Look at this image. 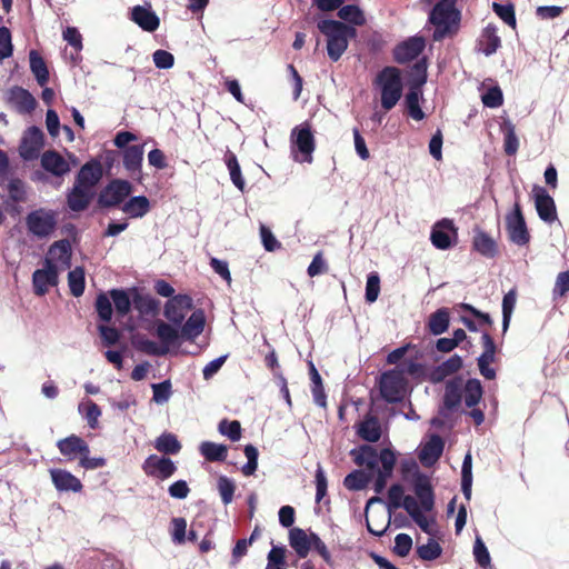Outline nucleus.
<instances>
[{
    "label": "nucleus",
    "mask_w": 569,
    "mask_h": 569,
    "mask_svg": "<svg viewBox=\"0 0 569 569\" xmlns=\"http://www.w3.org/2000/svg\"><path fill=\"white\" fill-rule=\"evenodd\" d=\"M317 28L327 38V53L333 62L342 57L348 49L349 40L357 36L356 28L332 19L318 21Z\"/></svg>",
    "instance_id": "obj_1"
},
{
    "label": "nucleus",
    "mask_w": 569,
    "mask_h": 569,
    "mask_svg": "<svg viewBox=\"0 0 569 569\" xmlns=\"http://www.w3.org/2000/svg\"><path fill=\"white\" fill-rule=\"evenodd\" d=\"M373 84L380 91L381 107L386 111L395 108L403 90L400 70L396 67H385L376 76Z\"/></svg>",
    "instance_id": "obj_2"
},
{
    "label": "nucleus",
    "mask_w": 569,
    "mask_h": 569,
    "mask_svg": "<svg viewBox=\"0 0 569 569\" xmlns=\"http://www.w3.org/2000/svg\"><path fill=\"white\" fill-rule=\"evenodd\" d=\"M289 545L299 558H306L310 550L315 549L326 563H332L331 555L326 543L312 531L308 533L301 528H291L289 531Z\"/></svg>",
    "instance_id": "obj_3"
},
{
    "label": "nucleus",
    "mask_w": 569,
    "mask_h": 569,
    "mask_svg": "<svg viewBox=\"0 0 569 569\" xmlns=\"http://www.w3.org/2000/svg\"><path fill=\"white\" fill-rule=\"evenodd\" d=\"M459 12L453 0H441L430 12L429 20L435 26L433 39L441 40L453 33L459 24Z\"/></svg>",
    "instance_id": "obj_4"
},
{
    "label": "nucleus",
    "mask_w": 569,
    "mask_h": 569,
    "mask_svg": "<svg viewBox=\"0 0 569 569\" xmlns=\"http://www.w3.org/2000/svg\"><path fill=\"white\" fill-rule=\"evenodd\" d=\"M28 232L38 239L51 237L58 226V212L52 209L39 208L26 217Z\"/></svg>",
    "instance_id": "obj_5"
},
{
    "label": "nucleus",
    "mask_w": 569,
    "mask_h": 569,
    "mask_svg": "<svg viewBox=\"0 0 569 569\" xmlns=\"http://www.w3.org/2000/svg\"><path fill=\"white\" fill-rule=\"evenodd\" d=\"M290 140L293 159L298 162L310 163L316 149V140L310 123L306 121L296 126L291 131Z\"/></svg>",
    "instance_id": "obj_6"
},
{
    "label": "nucleus",
    "mask_w": 569,
    "mask_h": 569,
    "mask_svg": "<svg viewBox=\"0 0 569 569\" xmlns=\"http://www.w3.org/2000/svg\"><path fill=\"white\" fill-rule=\"evenodd\" d=\"M506 229L512 243L523 247L530 242L531 237L519 201H516L513 209L506 214Z\"/></svg>",
    "instance_id": "obj_7"
},
{
    "label": "nucleus",
    "mask_w": 569,
    "mask_h": 569,
    "mask_svg": "<svg viewBox=\"0 0 569 569\" xmlns=\"http://www.w3.org/2000/svg\"><path fill=\"white\" fill-rule=\"evenodd\" d=\"M132 184L128 180L113 179L101 191L99 203L106 208L118 207L131 194Z\"/></svg>",
    "instance_id": "obj_8"
},
{
    "label": "nucleus",
    "mask_w": 569,
    "mask_h": 569,
    "mask_svg": "<svg viewBox=\"0 0 569 569\" xmlns=\"http://www.w3.org/2000/svg\"><path fill=\"white\" fill-rule=\"evenodd\" d=\"M405 378L402 372L390 370L383 372L380 378V393L387 402L400 401L405 393Z\"/></svg>",
    "instance_id": "obj_9"
},
{
    "label": "nucleus",
    "mask_w": 569,
    "mask_h": 569,
    "mask_svg": "<svg viewBox=\"0 0 569 569\" xmlns=\"http://www.w3.org/2000/svg\"><path fill=\"white\" fill-rule=\"evenodd\" d=\"M192 307V298L189 295L179 293L164 303L163 316L174 326H181Z\"/></svg>",
    "instance_id": "obj_10"
},
{
    "label": "nucleus",
    "mask_w": 569,
    "mask_h": 569,
    "mask_svg": "<svg viewBox=\"0 0 569 569\" xmlns=\"http://www.w3.org/2000/svg\"><path fill=\"white\" fill-rule=\"evenodd\" d=\"M458 231L452 220L442 219L438 221L431 229L430 240L435 248L447 250L456 244Z\"/></svg>",
    "instance_id": "obj_11"
},
{
    "label": "nucleus",
    "mask_w": 569,
    "mask_h": 569,
    "mask_svg": "<svg viewBox=\"0 0 569 569\" xmlns=\"http://www.w3.org/2000/svg\"><path fill=\"white\" fill-rule=\"evenodd\" d=\"M44 144V134L42 130L32 126L28 128L19 146V153L23 160L31 161L39 157Z\"/></svg>",
    "instance_id": "obj_12"
},
{
    "label": "nucleus",
    "mask_w": 569,
    "mask_h": 569,
    "mask_svg": "<svg viewBox=\"0 0 569 569\" xmlns=\"http://www.w3.org/2000/svg\"><path fill=\"white\" fill-rule=\"evenodd\" d=\"M142 470L148 477L166 480L174 475L177 467L170 458L150 455L143 461Z\"/></svg>",
    "instance_id": "obj_13"
},
{
    "label": "nucleus",
    "mask_w": 569,
    "mask_h": 569,
    "mask_svg": "<svg viewBox=\"0 0 569 569\" xmlns=\"http://www.w3.org/2000/svg\"><path fill=\"white\" fill-rule=\"evenodd\" d=\"M103 176L100 161L93 159L86 162L78 171L74 183L96 193V187Z\"/></svg>",
    "instance_id": "obj_14"
},
{
    "label": "nucleus",
    "mask_w": 569,
    "mask_h": 569,
    "mask_svg": "<svg viewBox=\"0 0 569 569\" xmlns=\"http://www.w3.org/2000/svg\"><path fill=\"white\" fill-rule=\"evenodd\" d=\"M535 206L539 218L551 224L557 220V209L552 197L540 186L533 187Z\"/></svg>",
    "instance_id": "obj_15"
},
{
    "label": "nucleus",
    "mask_w": 569,
    "mask_h": 569,
    "mask_svg": "<svg viewBox=\"0 0 569 569\" xmlns=\"http://www.w3.org/2000/svg\"><path fill=\"white\" fill-rule=\"evenodd\" d=\"M72 249L68 239L54 241L48 250L44 266L70 268Z\"/></svg>",
    "instance_id": "obj_16"
},
{
    "label": "nucleus",
    "mask_w": 569,
    "mask_h": 569,
    "mask_svg": "<svg viewBox=\"0 0 569 569\" xmlns=\"http://www.w3.org/2000/svg\"><path fill=\"white\" fill-rule=\"evenodd\" d=\"M426 47L425 39L422 37H410L409 39L400 42L393 49V59L398 63H407L416 58L423 51Z\"/></svg>",
    "instance_id": "obj_17"
},
{
    "label": "nucleus",
    "mask_w": 569,
    "mask_h": 569,
    "mask_svg": "<svg viewBox=\"0 0 569 569\" xmlns=\"http://www.w3.org/2000/svg\"><path fill=\"white\" fill-rule=\"evenodd\" d=\"M8 100L20 114H31L38 104L36 98L22 87H13Z\"/></svg>",
    "instance_id": "obj_18"
},
{
    "label": "nucleus",
    "mask_w": 569,
    "mask_h": 569,
    "mask_svg": "<svg viewBox=\"0 0 569 569\" xmlns=\"http://www.w3.org/2000/svg\"><path fill=\"white\" fill-rule=\"evenodd\" d=\"M143 161V146L133 144L122 151V162L124 169L132 178L141 179Z\"/></svg>",
    "instance_id": "obj_19"
},
{
    "label": "nucleus",
    "mask_w": 569,
    "mask_h": 569,
    "mask_svg": "<svg viewBox=\"0 0 569 569\" xmlns=\"http://www.w3.org/2000/svg\"><path fill=\"white\" fill-rule=\"evenodd\" d=\"M58 283V270L56 267L44 266L32 274L33 291L37 296H44L50 287Z\"/></svg>",
    "instance_id": "obj_20"
},
{
    "label": "nucleus",
    "mask_w": 569,
    "mask_h": 569,
    "mask_svg": "<svg viewBox=\"0 0 569 569\" xmlns=\"http://www.w3.org/2000/svg\"><path fill=\"white\" fill-rule=\"evenodd\" d=\"M41 167L54 177H63L70 171L69 162L56 150H48L41 156Z\"/></svg>",
    "instance_id": "obj_21"
},
{
    "label": "nucleus",
    "mask_w": 569,
    "mask_h": 569,
    "mask_svg": "<svg viewBox=\"0 0 569 569\" xmlns=\"http://www.w3.org/2000/svg\"><path fill=\"white\" fill-rule=\"evenodd\" d=\"M413 491L419 500L422 511L429 512L435 506V493L430 480L426 476H419L413 483Z\"/></svg>",
    "instance_id": "obj_22"
},
{
    "label": "nucleus",
    "mask_w": 569,
    "mask_h": 569,
    "mask_svg": "<svg viewBox=\"0 0 569 569\" xmlns=\"http://www.w3.org/2000/svg\"><path fill=\"white\" fill-rule=\"evenodd\" d=\"M57 447L62 456L68 460H73L78 456L81 458L86 452H90L88 443L79 436L71 435L57 442Z\"/></svg>",
    "instance_id": "obj_23"
},
{
    "label": "nucleus",
    "mask_w": 569,
    "mask_h": 569,
    "mask_svg": "<svg viewBox=\"0 0 569 569\" xmlns=\"http://www.w3.org/2000/svg\"><path fill=\"white\" fill-rule=\"evenodd\" d=\"M93 197L94 192L73 183L67 192V206L73 212H82L90 206Z\"/></svg>",
    "instance_id": "obj_24"
},
{
    "label": "nucleus",
    "mask_w": 569,
    "mask_h": 569,
    "mask_svg": "<svg viewBox=\"0 0 569 569\" xmlns=\"http://www.w3.org/2000/svg\"><path fill=\"white\" fill-rule=\"evenodd\" d=\"M445 442L438 435H432L430 439L422 446L419 459L426 467L436 463L443 452Z\"/></svg>",
    "instance_id": "obj_25"
},
{
    "label": "nucleus",
    "mask_w": 569,
    "mask_h": 569,
    "mask_svg": "<svg viewBox=\"0 0 569 569\" xmlns=\"http://www.w3.org/2000/svg\"><path fill=\"white\" fill-rule=\"evenodd\" d=\"M206 323L204 312L201 309L194 310L189 318L181 325L180 332L184 340L192 341L198 338Z\"/></svg>",
    "instance_id": "obj_26"
},
{
    "label": "nucleus",
    "mask_w": 569,
    "mask_h": 569,
    "mask_svg": "<svg viewBox=\"0 0 569 569\" xmlns=\"http://www.w3.org/2000/svg\"><path fill=\"white\" fill-rule=\"evenodd\" d=\"M51 480L59 491L80 492L83 488L81 481L71 472L63 469H51Z\"/></svg>",
    "instance_id": "obj_27"
},
{
    "label": "nucleus",
    "mask_w": 569,
    "mask_h": 569,
    "mask_svg": "<svg viewBox=\"0 0 569 569\" xmlns=\"http://www.w3.org/2000/svg\"><path fill=\"white\" fill-rule=\"evenodd\" d=\"M131 20L136 22L142 30L153 32L159 28V18L150 9L143 6H136L131 10Z\"/></svg>",
    "instance_id": "obj_28"
},
{
    "label": "nucleus",
    "mask_w": 569,
    "mask_h": 569,
    "mask_svg": "<svg viewBox=\"0 0 569 569\" xmlns=\"http://www.w3.org/2000/svg\"><path fill=\"white\" fill-rule=\"evenodd\" d=\"M498 29L495 24L489 23L482 30L478 39V50L486 56L493 54L501 46L500 37L497 33Z\"/></svg>",
    "instance_id": "obj_29"
},
{
    "label": "nucleus",
    "mask_w": 569,
    "mask_h": 569,
    "mask_svg": "<svg viewBox=\"0 0 569 569\" xmlns=\"http://www.w3.org/2000/svg\"><path fill=\"white\" fill-rule=\"evenodd\" d=\"M462 385L460 379H452L446 382L443 395V407L449 411H455L461 403Z\"/></svg>",
    "instance_id": "obj_30"
},
{
    "label": "nucleus",
    "mask_w": 569,
    "mask_h": 569,
    "mask_svg": "<svg viewBox=\"0 0 569 569\" xmlns=\"http://www.w3.org/2000/svg\"><path fill=\"white\" fill-rule=\"evenodd\" d=\"M357 435L368 442H377L381 437V427L378 419L373 416L366 417L359 423Z\"/></svg>",
    "instance_id": "obj_31"
},
{
    "label": "nucleus",
    "mask_w": 569,
    "mask_h": 569,
    "mask_svg": "<svg viewBox=\"0 0 569 569\" xmlns=\"http://www.w3.org/2000/svg\"><path fill=\"white\" fill-rule=\"evenodd\" d=\"M121 210L129 218H142L150 210V201L146 196H136L126 201Z\"/></svg>",
    "instance_id": "obj_32"
},
{
    "label": "nucleus",
    "mask_w": 569,
    "mask_h": 569,
    "mask_svg": "<svg viewBox=\"0 0 569 569\" xmlns=\"http://www.w3.org/2000/svg\"><path fill=\"white\" fill-rule=\"evenodd\" d=\"M421 100L422 92L418 88H411L406 94L405 104L407 114L416 121H421L426 118V114L420 107Z\"/></svg>",
    "instance_id": "obj_33"
},
{
    "label": "nucleus",
    "mask_w": 569,
    "mask_h": 569,
    "mask_svg": "<svg viewBox=\"0 0 569 569\" xmlns=\"http://www.w3.org/2000/svg\"><path fill=\"white\" fill-rule=\"evenodd\" d=\"M472 247L477 252L487 258H493L498 251L497 242L485 231L476 232Z\"/></svg>",
    "instance_id": "obj_34"
},
{
    "label": "nucleus",
    "mask_w": 569,
    "mask_h": 569,
    "mask_svg": "<svg viewBox=\"0 0 569 569\" xmlns=\"http://www.w3.org/2000/svg\"><path fill=\"white\" fill-rule=\"evenodd\" d=\"M201 456L210 462H223L228 456V448L224 445L212 441H203L199 446Z\"/></svg>",
    "instance_id": "obj_35"
},
{
    "label": "nucleus",
    "mask_w": 569,
    "mask_h": 569,
    "mask_svg": "<svg viewBox=\"0 0 569 569\" xmlns=\"http://www.w3.org/2000/svg\"><path fill=\"white\" fill-rule=\"evenodd\" d=\"M449 323V310L447 308H440L429 316L427 326L430 333L439 336L448 330Z\"/></svg>",
    "instance_id": "obj_36"
},
{
    "label": "nucleus",
    "mask_w": 569,
    "mask_h": 569,
    "mask_svg": "<svg viewBox=\"0 0 569 569\" xmlns=\"http://www.w3.org/2000/svg\"><path fill=\"white\" fill-rule=\"evenodd\" d=\"M482 395L483 388L480 380L471 378L466 381L462 388V398L468 408L476 407L480 402Z\"/></svg>",
    "instance_id": "obj_37"
},
{
    "label": "nucleus",
    "mask_w": 569,
    "mask_h": 569,
    "mask_svg": "<svg viewBox=\"0 0 569 569\" xmlns=\"http://www.w3.org/2000/svg\"><path fill=\"white\" fill-rule=\"evenodd\" d=\"M223 160L228 168L231 182L237 189L243 191L246 181L244 178L242 177L241 168L238 162L237 156L228 149L223 156Z\"/></svg>",
    "instance_id": "obj_38"
},
{
    "label": "nucleus",
    "mask_w": 569,
    "mask_h": 569,
    "mask_svg": "<svg viewBox=\"0 0 569 569\" xmlns=\"http://www.w3.org/2000/svg\"><path fill=\"white\" fill-rule=\"evenodd\" d=\"M29 61L30 69L39 86H46L49 81V70L43 58L36 50H31L29 53Z\"/></svg>",
    "instance_id": "obj_39"
},
{
    "label": "nucleus",
    "mask_w": 569,
    "mask_h": 569,
    "mask_svg": "<svg viewBox=\"0 0 569 569\" xmlns=\"http://www.w3.org/2000/svg\"><path fill=\"white\" fill-rule=\"evenodd\" d=\"M403 508L413 519V521L421 528V530L429 532V523L425 516L426 511H422L419 508L418 501L415 497L407 495V497L403 499Z\"/></svg>",
    "instance_id": "obj_40"
},
{
    "label": "nucleus",
    "mask_w": 569,
    "mask_h": 569,
    "mask_svg": "<svg viewBox=\"0 0 569 569\" xmlns=\"http://www.w3.org/2000/svg\"><path fill=\"white\" fill-rule=\"evenodd\" d=\"M338 17L349 23L351 27H362L366 23V17L362 12V10L355 4H347V6H340L338 8Z\"/></svg>",
    "instance_id": "obj_41"
},
{
    "label": "nucleus",
    "mask_w": 569,
    "mask_h": 569,
    "mask_svg": "<svg viewBox=\"0 0 569 569\" xmlns=\"http://www.w3.org/2000/svg\"><path fill=\"white\" fill-rule=\"evenodd\" d=\"M154 448L164 455H177L181 450V443L176 435L163 432L156 439Z\"/></svg>",
    "instance_id": "obj_42"
},
{
    "label": "nucleus",
    "mask_w": 569,
    "mask_h": 569,
    "mask_svg": "<svg viewBox=\"0 0 569 569\" xmlns=\"http://www.w3.org/2000/svg\"><path fill=\"white\" fill-rule=\"evenodd\" d=\"M156 336L160 340L161 346L169 349L170 346L174 345L178 341L179 337L181 336V332L178 328L164 321H160L158 322L156 328Z\"/></svg>",
    "instance_id": "obj_43"
},
{
    "label": "nucleus",
    "mask_w": 569,
    "mask_h": 569,
    "mask_svg": "<svg viewBox=\"0 0 569 569\" xmlns=\"http://www.w3.org/2000/svg\"><path fill=\"white\" fill-rule=\"evenodd\" d=\"M68 286L73 297L78 298L83 295L86 289V276L82 267H76L69 271Z\"/></svg>",
    "instance_id": "obj_44"
},
{
    "label": "nucleus",
    "mask_w": 569,
    "mask_h": 569,
    "mask_svg": "<svg viewBox=\"0 0 569 569\" xmlns=\"http://www.w3.org/2000/svg\"><path fill=\"white\" fill-rule=\"evenodd\" d=\"M310 378H311V392L313 397L315 403H317L319 407H326L327 405V396L322 386V380L315 368V366L310 365Z\"/></svg>",
    "instance_id": "obj_45"
},
{
    "label": "nucleus",
    "mask_w": 569,
    "mask_h": 569,
    "mask_svg": "<svg viewBox=\"0 0 569 569\" xmlns=\"http://www.w3.org/2000/svg\"><path fill=\"white\" fill-rule=\"evenodd\" d=\"M63 39L73 48L74 53H71L73 63L81 61L80 52L82 50V36L76 27H68L63 31Z\"/></svg>",
    "instance_id": "obj_46"
},
{
    "label": "nucleus",
    "mask_w": 569,
    "mask_h": 569,
    "mask_svg": "<svg viewBox=\"0 0 569 569\" xmlns=\"http://www.w3.org/2000/svg\"><path fill=\"white\" fill-rule=\"evenodd\" d=\"M109 296L114 305L119 316L124 317L130 312L131 300L128 292L123 289H111Z\"/></svg>",
    "instance_id": "obj_47"
},
{
    "label": "nucleus",
    "mask_w": 569,
    "mask_h": 569,
    "mask_svg": "<svg viewBox=\"0 0 569 569\" xmlns=\"http://www.w3.org/2000/svg\"><path fill=\"white\" fill-rule=\"evenodd\" d=\"M355 462L358 466H366L369 469H375L378 465L377 450L368 445L361 446L358 453L355 456Z\"/></svg>",
    "instance_id": "obj_48"
},
{
    "label": "nucleus",
    "mask_w": 569,
    "mask_h": 569,
    "mask_svg": "<svg viewBox=\"0 0 569 569\" xmlns=\"http://www.w3.org/2000/svg\"><path fill=\"white\" fill-rule=\"evenodd\" d=\"M94 307H96L98 318L102 322L108 323L111 321L113 310H112V303H111V298H110L109 293L108 295L103 293V292L99 293L96 298Z\"/></svg>",
    "instance_id": "obj_49"
},
{
    "label": "nucleus",
    "mask_w": 569,
    "mask_h": 569,
    "mask_svg": "<svg viewBox=\"0 0 569 569\" xmlns=\"http://www.w3.org/2000/svg\"><path fill=\"white\" fill-rule=\"evenodd\" d=\"M442 553V548L435 539H429L427 543L417 547V555L421 560L432 561L439 558Z\"/></svg>",
    "instance_id": "obj_50"
},
{
    "label": "nucleus",
    "mask_w": 569,
    "mask_h": 569,
    "mask_svg": "<svg viewBox=\"0 0 569 569\" xmlns=\"http://www.w3.org/2000/svg\"><path fill=\"white\" fill-rule=\"evenodd\" d=\"M286 552L284 546H273L267 556L266 569H286Z\"/></svg>",
    "instance_id": "obj_51"
},
{
    "label": "nucleus",
    "mask_w": 569,
    "mask_h": 569,
    "mask_svg": "<svg viewBox=\"0 0 569 569\" xmlns=\"http://www.w3.org/2000/svg\"><path fill=\"white\" fill-rule=\"evenodd\" d=\"M516 301H517V292L513 289L503 296V299H502V329H503V331H507V329L509 327V323L511 320V315H512L515 306H516Z\"/></svg>",
    "instance_id": "obj_52"
},
{
    "label": "nucleus",
    "mask_w": 569,
    "mask_h": 569,
    "mask_svg": "<svg viewBox=\"0 0 569 569\" xmlns=\"http://www.w3.org/2000/svg\"><path fill=\"white\" fill-rule=\"evenodd\" d=\"M483 351L478 358V362L492 363L496 359L497 347L493 338L488 332H483L481 336Z\"/></svg>",
    "instance_id": "obj_53"
},
{
    "label": "nucleus",
    "mask_w": 569,
    "mask_h": 569,
    "mask_svg": "<svg viewBox=\"0 0 569 569\" xmlns=\"http://www.w3.org/2000/svg\"><path fill=\"white\" fill-rule=\"evenodd\" d=\"M369 482L368 476L361 470H355L346 476L343 485L349 490H362Z\"/></svg>",
    "instance_id": "obj_54"
},
{
    "label": "nucleus",
    "mask_w": 569,
    "mask_h": 569,
    "mask_svg": "<svg viewBox=\"0 0 569 569\" xmlns=\"http://www.w3.org/2000/svg\"><path fill=\"white\" fill-rule=\"evenodd\" d=\"M218 429L222 436L228 437L231 441H238L241 438V426L238 420L223 419L219 422Z\"/></svg>",
    "instance_id": "obj_55"
},
{
    "label": "nucleus",
    "mask_w": 569,
    "mask_h": 569,
    "mask_svg": "<svg viewBox=\"0 0 569 569\" xmlns=\"http://www.w3.org/2000/svg\"><path fill=\"white\" fill-rule=\"evenodd\" d=\"M98 331L104 347L117 345L121 337L120 331L117 328L109 327L104 322L98 326Z\"/></svg>",
    "instance_id": "obj_56"
},
{
    "label": "nucleus",
    "mask_w": 569,
    "mask_h": 569,
    "mask_svg": "<svg viewBox=\"0 0 569 569\" xmlns=\"http://www.w3.org/2000/svg\"><path fill=\"white\" fill-rule=\"evenodd\" d=\"M380 292V277L378 272L372 271L367 277L366 283V301L368 303H373L379 296Z\"/></svg>",
    "instance_id": "obj_57"
},
{
    "label": "nucleus",
    "mask_w": 569,
    "mask_h": 569,
    "mask_svg": "<svg viewBox=\"0 0 569 569\" xmlns=\"http://www.w3.org/2000/svg\"><path fill=\"white\" fill-rule=\"evenodd\" d=\"M315 482H316V502H321L328 492V480L326 472L320 463H318L316 473H315Z\"/></svg>",
    "instance_id": "obj_58"
},
{
    "label": "nucleus",
    "mask_w": 569,
    "mask_h": 569,
    "mask_svg": "<svg viewBox=\"0 0 569 569\" xmlns=\"http://www.w3.org/2000/svg\"><path fill=\"white\" fill-rule=\"evenodd\" d=\"M79 411L91 428L97 427L101 410L96 402L89 401L86 405H80Z\"/></svg>",
    "instance_id": "obj_59"
},
{
    "label": "nucleus",
    "mask_w": 569,
    "mask_h": 569,
    "mask_svg": "<svg viewBox=\"0 0 569 569\" xmlns=\"http://www.w3.org/2000/svg\"><path fill=\"white\" fill-rule=\"evenodd\" d=\"M218 490L224 506L233 500L236 490L234 482L226 476H220L218 479Z\"/></svg>",
    "instance_id": "obj_60"
},
{
    "label": "nucleus",
    "mask_w": 569,
    "mask_h": 569,
    "mask_svg": "<svg viewBox=\"0 0 569 569\" xmlns=\"http://www.w3.org/2000/svg\"><path fill=\"white\" fill-rule=\"evenodd\" d=\"M152 399L157 403H166L172 393L169 380L152 385Z\"/></svg>",
    "instance_id": "obj_61"
},
{
    "label": "nucleus",
    "mask_w": 569,
    "mask_h": 569,
    "mask_svg": "<svg viewBox=\"0 0 569 569\" xmlns=\"http://www.w3.org/2000/svg\"><path fill=\"white\" fill-rule=\"evenodd\" d=\"M137 348L149 356H164L168 348L159 346L153 340L142 338L137 341Z\"/></svg>",
    "instance_id": "obj_62"
},
{
    "label": "nucleus",
    "mask_w": 569,
    "mask_h": 569,
    "mask_svg": "<svg viewBox=\"0 0 569 569\" xmlns=\"http://www.w3.org/2000/svg\"><path fill=\"white\" fill-rule=\"evenodd\" d=\"M378 462L381 463V469L379 472L386 473L387 476H392V471L396 465V455L390 449H382L378 455Z\"/></svg>",
    "instance_id": "obj_63"
},
{
    "label": "nucleus",
    "mask_w": 569,
    "mask_h": 569,
    "mask_svg": "<svg viewBox=\"0 0 569 569\" xmlns=\"http://www.w3.org/2000/svg\"><path fill=\"white\" fill-rule=\"evenodd\" d=\"M481 100L488 108H498L503 102L502 91L499 87H491L482 94Z\"/></svg>",
    "instance_id": "obj_64"
}]
</instances>
